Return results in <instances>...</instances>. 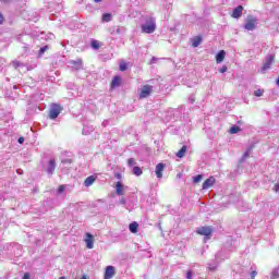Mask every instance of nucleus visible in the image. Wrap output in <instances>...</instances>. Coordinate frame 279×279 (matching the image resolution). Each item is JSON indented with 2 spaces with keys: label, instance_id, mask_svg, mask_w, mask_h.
I'll list each match as a JSON object with an SVG mask.
<instances>
[{
  "label": "nucleus",
  "instance_id": "obj_9",
  "mask_svg": "<svg viewBox=\"0 0 279 279\" xmlns=\"http://www.w3.org/2000/svg\"><path fill=\"white\" fill-rule=\"evenodd\" d=\"M231 16L232 19H241V16H243V5H239L233 9Z\"/></svg>",
  "mask_w": 279,
  "mask_h": 279
},
{
  "label": "nucleus",
  "instance_id": "obj_12",
  "mask_svg": "<svg viewBox=\"0 0 279 279\" xmlns=\"http://www.w3.org/2000/svg\"><path fill=\"white\" fill-rule=\"evenodd\" d=\"M162 171H165V163H158L156 166L155 173L159 180L162 178Z\"/></svg>",
  "mask_w": 279,
  "mask_h": 279
},
{
  "label": "nucleus",
  "instance_id": "obj_47",
  "mask_svg": "<svg viewBox=\"0 0 279 279\" xmlns=\"http://www.w3.org/2000/svg\"><path fill=\"white\" fill-rule=\"evenodd\" d=\"M154 61H156V58L153 57V58H151V62H154Z\"/></svg>",
  "mask_w": 279,
  "mask_h": 279
},
{
  "label": "nucleus",
  "instance_id": "obj_3",
  "mask_svg": "<svg viewBox=\"0 0 279 279\" xmlns=\"http://www.w3.org/2000/svg\"><path fill=\"white\" fill-rule=\"evenodd\" d=\"M197 234H201V236H206V239H210V234H213V228L210 227H198L196 230Z\"/></svg>",
  "mask_w": 279,
  "mask_h": 279
},
{
  "label": "nucleus",
  "instance_id": "obj_11",
  "mask_svg": "<svg viewBox=\"0 0 279 279\" xmlns=\"http://www.w3.org/2000/svg\"><path fill=\"white\" fill-rule=\"evenodd\" d=\"M114 277V266H107L105 271V279H111Z\"/></svg>",
  "mask_w": 279,
  "mask_h": 279
},
{
  "label": "nucleus",
  "instance_id": "obj_46",
  "mask_svg": "<svg viewBox=\"0 0 279 279\" xmlns=\"http://www.w3.org/2000/svg\"><path fill=\"white\" fill-rule=\"evenodd\" d=\"M81 279H87L86 275H83Z\"/></svg>",
  "mask_w": 279,
  "mask_h": 279
},
{
  "label": "nucleus",
  "instance_id": "obj_13",
  "mask_svg": "<svg viewBox=\"0 0 279 279\" xmlns=\"http://www.w3.org/2000/svg\"><path fill=\"white\" fill-rule=\"evenodd\" d=\"M70 64H71L72 69L80 71V69H82V59L72 60V61H70Z\"/></svg>",
  "mask_w": 279,
  "mask_h": 279
},
{
  "label": "nucleus",
  "instance_id": "obj_31",
  "mask_svg": "<svg viewBox=\"0 0 279 279\" xmlns=\"http://www.w3.org/2000/svg\"><path fill=\"white\" fill-rule=\"evenodd\" d=\"M120 71H128V64L126 63H120Z\"/></svg>",
  "mask_w": 279,
  "mask_h": 279
},
{
  "label": "nucleus",
  "instance_id": "obj_2",
  "mask_svg": "<svg viewBox=\"0 0 279 279\" xmlns=\"http://www.w3.org/2000/svg\"><path fill=\"white\" fill-rule=\"evenodd\" d=\"M256 17L248 15L246 19V23L244 24V29L247 32H254L256 29Z\"/></svg>",
  "mask_w": 279,
  "mask_h": 279
},
{
  "label": "nucleus",
  "instance_id": "obj_28",
  "mask_svg": "<svg viewBox=\"0 0 279 279\" xmlns=\"http://www.w3.org/2000/svg\"><path fill=\"white\" fill-rule=\"evenodd\" d=\"M263 93H265V90L257 89V90L254 92V95H255V97H263Z\"/></svg>",
  "mask_w": 279,
  "mask_h": 279
},
{
  "label": "nucleus",
  "instance_id": "obj_27",
  "mask_svg": "<svg viewBox=\"0 0 279 279\" xmlns=\"http://www.w3.org/2000/svg\"><path fill=\"white\" fill-rule=\"evenodd\" d=\"M136 165V159L130 158L128 159V167H135Z\"/></svg>",
  "mask_w": 279,
  "mask_h": 279
},
{
  "label": "nucleus",
  "instance_id": "obj_8",
  "mask_svg": "<svg viewBox=\"0 0 279 279\" xmlns=\"http://www.w3.org/2000/svg\"><path fill=\"white\" fill-rule=\"evenodd\" d=\"M56 171V159H50L46 169V173L51 178Z\"/></svg>",
  "mask_w": 279,
  "mask_h": 279
},
{
  "label": "nucleus",
  "instance_id": "obj_45",
  "mask_svg": "<svg viewBox=\"0 0 279 279\" xmlns=\"http://www.w3.org/2000/svg\"><path fill=\"white\" fill-rule=\"evenodd\" d=\"M2 3H9L10 0H0Z\"/></svg>",
  "mask_w": 279,
  "mask_h": 279
},
{
  "label": "nucleus",
  "instance_id": "obj_40",
  "mask_svg": "<svg viewBox=\"0 0 279 279\" xmlns=\"http://www.w3.org/2000/svg\"><path fill=\"white\" fill-rule=\"evenodd\" d=\"M274 191H275V193H279V183H277V184L274 186Z\"/></svg>",
  "mask_w": 279,
  "mask_h": 279
},
{
  "label": "nucleus",
  "instance_id": "obj_23",
  "mask_svg": "<svg viewBox=\"0 0 279 279\" xmlns=\"http://www.w3.org/2000/svg\"><path fill=\"white\" fill-rule=\"evenodd\" d=\"M239 132H241V126L239 125L231 126L230 134H239Z\"/></svg>",
  "mask_w": 279,
  "mask_h": 279
},
{
  "label": "nucleus",
  "instance_id": "obj_1",
  "mask_svg": "<svg viewBox=\"0 0 279 279\" xmlns=\"http://www.w3.org/2000/svg\"><path fill=\"white\" fill-rule=\"evenodd\" d=\"M141 27L143 34H154L156 32V17L147 16Z\"/></svg>",
  "mask_w": 279,
  "mask_h": 279
},
{
  "label": "nucleus",
  "instance_id": "obj_10",
  "mask_svg": "<svg viewBox=\"0 0 279 279\" xmlns=\"http://www.w3.org/2000/svg\"><path fill=\"white\" fill-rule=\"evenodd\" d=\"M216 182L215 177H209L204 183H203V191H206L210 189Z\"/></svg>",
  "mask_w": 279,
  "mask_h": 279
},
{
  "label": "nucleus",
  "instance_id": "obj_16",
  "mask_svg": "<svg viewBox=\"0 0 279 279\" xmlns=\"http://www.w3.org/2000/svg\"><path fill=\"white\" fill-rule=\"evenodd\" d=\"M121 86V76H114L111 82V88H117Z\"/></svg>",
  "mask_w": 279,
  "mask_h": 279
},
{
  "label": "nucleus",
  "instance_id": "obj_4",
  "mask_svg": "<svg viewBox=\"0 0 279 279\" xmlns=\"http://www.w3.org/2000/svg\"><path fill=\"white\" fill-rule=\"evenodd\" d=\"M154 90V86L151 85H144L142 87L141 94H140V99H145L151 95V92Z\"/></svg>",
  "mask_w": 279,
  "mask_h": 279
},
{
  "label": "nucleus",
  "instance_id": "obj_21",
  "mask_svg": "<svg viewBox=\"0 0 279 279\" xmlns=\"http://www.w3.org/2000/svg\"><path fill=\"white\" fill-rule=\"evenodd\" d=\"M102 21H104L105 23H110V21H112V14H110V13H105V14L102 15Z\"/></svg>",
  "mask_w": 279,
  "mask_h": 279
},
{
  "label": "nucleus",
  "instance_id": "obj_22",
  "mask_svg": "<svg viewBox=\"0 0 279 279\" xmlns=\"http://www.w3.org/2000/svg\"><path fill=\"white\" fill-rule=\"evenodd\" d=\"M202 45V37H195L194 39H193V43H192V46L193 47H198V46H201Z\"/></svg>",
  "mask_w": 279,
  "mask_h": 279
},
{
  "label": "nucleus",
  "instance_id": "obj_5",
  "mask_svg": "<svg viewBox=\"0 0 279 279\" xmlns=\"http://www.w3.org/2000/svg\"><path fill=\"white\" fill-rule=\"evenodd\" d=\"M271 64H274V56L266 57L264 65L260 69V72L266 73L267 71H269V69H271Z\"/></svg>",
  "mask_w": 279,
  "mask_h": 279
},
{
  "label": "nucleus",
  "instance_id": "obj_41",
  "mask_svg": "<svg viewBox=\"0 0 279 279\" xmlns=\"http://www.w3.org/2000/svg\"><path fill=\"white\" fill-rule=\"evenodd\" d=\"M120 204H121L122 206H125V204H126L125 198L122 197V198L120 199Z\"/></svg>",
  "mask_w": 279,
  "mask_h": 279
},
{
  "label": "nucleus",
  "instance_id": "obj_17",
  "mask_svg": "<svg viewBox=\"0 0 279 279\" xmlns=\"http://www.w3.org/2000/svg\"><path fill=\"white\" fill-rule=\"evenodd\" d=\"M129 230L132 232V234H136V232H138V222L134 221L130 223Z\"/></svg>",
  "mask_w": 279,
  "mask_h": 279
},
{
  "label": "nucleus",
  "instance_id": "obj_7",
  "mask_svg": "<svg viewBox=\"0 0 279 279\" xmlns=\"http://www.w3.org/2000/svg\"><path fill=\"white\" fill-rule=\"evenodd\" d=\"M84 241L87 250H93V247H95V236H93V234L86 233Z\"/></svg>",
  "mask_w": 279,
  "mask_h": 279
},
{
  "label": "nucleus",
  "instance_id": "obj_36",
  "mask_svg": "<svg viewBox=\"0 0 279 279\" xmlns=\"http://www.w3.org/2000/svg\"><path fill=\"white\" fill-rule=\"evenodd\" d=\"M186 278H187V279H193V271L189 270V271L186 272Z\"/></svg>",
  "mask_w": 279,
  "mask_h": 279
},
{
  "label": "nucleus",
  "instance_id": "obj_39",
  "mask_svg": "<svg viewBox=\"0 0 279 279\" xmlns=\"http://www.w3.org/2000/svg\"><path fill=\"white\" fill-rule=\"evenodd\" d=\"M17 143H20V145H23L25 143V137H19Z\"/></svg>",
  "mask_w": 279,
  "mask_h": 279
},
{
  "label": "nucleus",
  "instance_id": "obj_35",
  "mask_svg": "<svg viewBox=\"0 0 279 279\" xmlns=\"http://www.w3.org/2000/svg\"><path fill=\"white\" fill-rule=\"evenodd\" d=\"M256 276H258V272H257L256 270H253V271L251 272V279L256 278Z\"/></svg>",
  "mask_w": 279,
  "mask_h": 279
},
{
  "label": "nucleus",
  "instance_id": "obj_33",
  "mask_svg": "<svg viewBox=\"0 0 279 279\" xmlns=\"http://www.w3.org/2000/svg\"><path fill=\"white\" fill-rule=\"evenodd\" d=\"M64 185H60L59 189H58V193L59 195H61V193H64Z\"/></svg>",
  "mask_w": 279,
  "mask_h": 279
},
{
  "label": "nucleus",
  "instance_id": "obj_37",
  "mask_svg": "<svg viewBox=\"0 0 279 279\" xmlns=\"http://www.w3.org/2000/svg\"><path fill=\"white\" fill-rule=\"evenodd\" d=\"M3 21H5V17H3V13L0 12V25H3Z\"/></svg>",
  "mask_w": 279,
  "mask_h": 279
},
{
  "label": "nucleus",
  "instance_id": "obj_26",
  "mask_svg": "<svg viewBox=\"0 0 279 279\" xmlns=\"http://www.w3.org/2000/svg\"><path fill=\"white\" fill-rule=\"evenodd\" d=\"M271 279H279V270L275 268L271 274Z\"/></svg>",
  "mask_w": 279,
  "mask_h": 279
},
{
  "label": "nucleus",
  "instance_id": "obj_38",
  "mask_svg": "<svg viewBox=\"0 0 279 279\" xmlns=\"http://www.w3.org/2000/svg\"><path fill=\"white\" fill-rule=\"evenodd\" d=\"M228 71V66L223 65L220 70L219 73H226Z\"/></svg>",
  "mask_w": 279,
  "mask_h": 279
},
{
  "label": "nucleus",
  "instance_id": "obj_43",
  "mask_svg": "<svg viewBox=\"0 0 279 279\" xmlns=\"http://www.w3.org/2000/svg\"><path fill=\"white\" fill-rule=\"evenodd\" d=\"M250 156V151L244 153L243 158H247Z\"/></svg>",
  "mask_w": 279,
  "mask_h": 279
},
{
  "label": "nucleus",
  "instance_id": "obj_34",
  "mask_svg": "<svg viewBox=\"0 0 279 279\" xmlns=\"http://www.w3.org/2000/svg\"><path fill=\"white\" fill-rule=\"evenodd\" d=\"M73 161L71 159H63L62 163L63 165H71Z\"/></svg>",
  "mask_w": 279,
  "mask_h": 279
},
{
  "label": "nucleus",
  "instance_id": "obj_29",
  "mask_svg": "<svg viewBox=\"0 0 279 279\" xmlns=\"http://www.w3.org/2000/svg\"><path fill=\"white\" fill-rule=\"evenodd\" d=\"M92 47H93V49H99V41L92 40Z\"/></svg>",
  "mask_w": 279,
  "mask_h": 279
},
{
  "label": "nucleus",
  "instance_id": "obj_15",
  "mask_svg": "<svg viewBox=\"0 0 279 279\" xmlns=\"http://www.w3.org/2000/svg\"><path fill=\"white\" fill-rule=\"evenodd\" d=\"M95 180H97V177L95 175L87 177L84 181V186H93V184H95Z\"/></svg>",
  "mask_w": 279,
  "mask_h": 279
},
{
  "label": "nucleus",
  "instance_id": "obj_25",
  "mask_svg": "<svg viewBox=\"0 0 279 279\" xmlns=\"http://www.w3.org/2000/svg\"><path fill=\"white\" fill-rule=\"evenodd\" d=\"M48 50H49V46H44V47H41V48L39 49V53H38L39 58H40V56H44V54H45V51H48Z\"/></svg>",
  "mask_w": 279,
  "mask_h": 279
},
{
  "label": "nucleus",
  "instance_id": "obj_6",
  "mask_svg": "<svg viewBox=\"0 0 279 279\" xmlns=\"http://www.w3.org/2000/svg\"><path fill=\"white\" fill-rule=\"evenodd\" d=\"M60 112H62V107H60V105H52L49 112L50 119H58Z\"/></svg>",
  "mask_w": 279,
  "mask_h": 279
},
{
  "label": "nucleus",
  "instance_id": "obj_48",
  "mask_svg": "<svg viewBox=\"0 0 279 279\" xmlns=\"http://www.w3.org/2000/svg\"><path fill=\"white\" fill-rule=\"evenodd\" d=\"M211 270H215V268H210Z\"/></svg>",
  "mask_w": 279,
  "mask_h": 279
},
{
  "label": "nucleus",
  "instance_id": "obj_32",
  "mask_svg": "<svg viewBox=\"0 0 279 279\" xmlns=\"http://www.w3.org/2000/svg\"><path fill=\"white\" fill-rule=\"evenodd\" d=\"M189 102L190 104H195V95H190Z\"/></svg>",
  "mask_w": 279,
  "mask_h": 279
},
{
  "label": "nucleus",
  "instance_id": "obj_30",
  "mask_svg": "<svg viewBox=\"0 0 279 279\" xmlns=\"http://www.w3.org/2000/svg\"><path fill=\"white\" fill-rule=\"evenodd\" d=\"M12 64L14 69H19V66H23V63H21V61H13Z\"/></svg>",
  "mask_w": 279,
  "mask_h": 279
},
{
  "label": "nucleus",
  "instance_id": "obj_18",
  "mask_svg": "<svg viewBox=\"0 0 279 279\" xmlns=\"http://www.w3.org/2000/svg\"><path fill=\"white\" fill-rule=\"evenodd\" d=\"M116 193L117 195H123V183L120 181L116 184Z\"/></svg>",
  "mask_w": 279,
  "mask_h": 279
},
{
  "label": "nucleus",
  "instance_id": "obj_44",
  "mask_svg": "<svg viewBox=\"0 0 279 279\" xmlns=\"http://www.w3.org/2000/svg\"><path fill=\"white\" fill-rule=\"evenodd\" d=\"M104 0H94L95 3H101Z\"/></svg>",
  "mask_w": 279,
  "mask_h": 279
},
{
  "label": "nucleus",
  "instance_id": "obj_19",
  "mask_svg": "<svg viewBox=\"0 0 279 279\" xmlns=\"http://www.w3.org/2000/svg\"><path fill=\"white\" fill-rule=\"evenodd\" d=\"M184 154H186V146H182V148L177 153V158H184Z\"/></svg>",
  "mask_w": 279,
  "mask_h": 279
},
{
  "label": "nucleus",
  "instance_id": "obj_14",
  "mask_svg": "<svg viewBox=\"0 0 279 279\" xmlns=\"http://www.w3.org/2000/svg\"><path fill=\"white\" fill-rule=\"evenodd\" d=\"M226 60V51L225 50H220L217 54H216V62L217 64H221V61Z\"/></svg>",
  "mask_w": 279,
  "mask_h": 279
},
{
  "label": "nucleus",
  "instance_id": "obj_42",
  "mask_svg": "<svg viewBox=\"0 0 279 279\" xmlns=\"http://www.w3.org/2000/svg\"><path fill=\"white\" fill-rule=\"evenodd\" d=\"M22 279H31L29 272H25Z\"/></svg>",
  "mask_w": 279,
  "mask_h": 279
},
{
  "label": "nucleus",
  "instance_id": "obj_20",
  "mask_svg": "<svg viewBox=\"0 0 279 279\" xmlns=\"http://www.w3.org/2000/svg\"><path fill=\"white\" fill-rule=\"evenodd\" d=\"M133 174L137 177L143 175V169H141L138 166L133 167Z\"/></svg>",
  "mask_w": 279,
  "mask_h": 279
},
{
  "label": "nucleus",
  "instance_id": "obj_24",
  "mask_svg": "<svg viewBox=\"0 0 279 279\" xmlns=\"http://www.w3.org/2000/svg\"><path fill=\"white\" fill-rule=\"evenodd\" d=\"M202 180H204L203 174H197L196 177L193 178L194 184H197V183L202 182Z\"/></svg>",
  "mask_w": 279,
  "mask_h": 279
}]
</instances>
